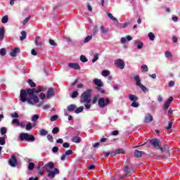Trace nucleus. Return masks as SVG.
I'll use <instances>...</instances> for the list:
<instances>
[{
  "label": "nucleus",
  "mask_w": 180,
  "mask_h": 180,
  "mask_svg": "<svg viewBox=\"0 0 180 180\" xmlns=\"http://www.w3.org/2000/svg\"><path fill=\"white\" fill-rule=\"evenodd\" d=\"M76 108L77 105L75 104H71L68 106L67 110H68V112H72L75 110Z\"/></svg>",
  "instance_id": "nucleus-20"
},
{
  "label": "nucleus",
  "mask_w": 180,
  "mask_h": 180,
  "mask_svg": "<svg viewBox=\"0 0 180 180\" xmlns=\"http://www.w3.org/2000/svg\"><path fill=\"white\" fill-rule=\"evenodd\" d=\"M92 93V89H87L86 91L82 93L81 95V98L83 101H80V102H83L85 104L86 109H91V94Z\"/></svg>",
  "instance_id": "nucleus-2"
},
{
  "label": "nucleus",
  "mask_w": 180,
  "mask_h": 180,
  "mask_svg": "<svg viewBox=\"0 0 180 180\" xmlns=\"http://www.w3.org/2000/svg\"><path fill=\"white\" fill-rule=\"evenodd\" d=\"M5 37V28L1 27L0 28V40L2 41Z\"/></svg>",
  "instance_id": "nucleus-18"
},
{
  "label": "nucleus",
  "mask_w": 180,
  "mask_h": 180,
  "mask_svg": "<svg viewBox=\"0 0 180 180\" xmlns=\"http://www.w3.org/2000/svg\"><path fill=\"white\" fill-rule=\"evenodd\" d=\"M112 136H118L119 135V131L115 130L112 131Z\"/></svg>",
  "instance_id": "nucleus-61"
},
{
  "label": "nucleus",
  "mask_w": 180,
  "mask_h": 180,
  "mask_svg": "<svg viewBox=\"0 0 180 180\" xmlns=\"http://www.w3.org/2000/svg\"><path fill=\"white\" fill-rule=\"evenodd\" d=\"M18 53H20V49L15 48L12 51L10 52V56L11 57H16Z\"/></svg>",
  "instance_id": "nucleus-16"
},
{
  "label": "nucleus",
  "mask_w": 180,
  "mask_h": 180,
  "mask_svg": "<svg viewBox=\"0 0 180 180\" xmlns=\"http://www.w3.org/2000/svg\"><path fill=\"white\" fill-rule=\"evenodd\" d=\"M100 30L101 33H103V34H106V33L109 32V28H105L103 25H101L100 27Z\"/></svg>",
  "instance_id": "nucleus-22"
},
{
  "label": "nucleus",
  "mask_w": 180,
  "mask_h": 180,
  "mask_svg": "<svg viewBox=\"0 0 180 180\" xmlns=\"http://www.w3.org/2000/svg\"><path fill=\"white\" fill-rule=\"evenodd\" d=\"M149 143L151 146H153L154 148H157V150H160L162 153L164 152V148L161 145H160V140L158 139H153L149 141Z\"/></svg>",
  "instance_id": "nucleus-4"
},
{
  "label": "nucleus",
  "mask_w": 180,
  "mask_h": 180,
  "mask_svg": "<svg viewBox=\"0 0 180 180\" xmlns=\"http://www.w3.org/2000/svg\"><path fill=\"white\" fill-rule=\"evenodd\" d=\"M94 83L96 85V89H97V91H99L101 94H105V89H102V86H103V82H102L101 79H94Z\"/></svg>",
  "instance_id": "nucleus-5"
},
{
  "label": "nucleus",
  "mask_w": 180,
  "mask_h": 180,
  "mask_svg": "<svg viewBox=\"0 0 180 180\" xmlns=\"http://www.w3.org/2000/svg\"><path fill=\"white\" fill-rule=\"evenodd\" d=\"M35 41L34 43L36 44V46H39V47H41V46H43V43H41V41L39 42V41H37V39H40V37L37 36L35 37Z\"/></svg>",
  "instance_id": "nucleus-31"
},
{
  "label": "nucleus",
  "mask_w": 180,
  "mask_h": 180,
  "mask_svg": "<svg viewBox=\"0 0 180 180\" xmlns=\"http://www.w3.org/2000/svg\"><path fill=\"white\" fill-rule=\"evenodd\" d=\"M134 79L136 81L137 86H139L143 92H148V89L141 84V79L139 75L134 76Z\"/></svg>",
  "instance_id": "nucleus-6"
},
{
  "label": "nucleus",
  "mask_w": 180,
  "mask_h": 180,
  "mask_svg": "<svg viewBox=\"0 0 180 180\" xmlns=\"http://www.w3.org/2000/svg\"><path fill=\"white\" fill-rule=\"evenodd\" d=\"M80 60L82 61V63H87L88 62V59L86 58V56L82 55L80 56Z\"/></svg>",
  "instance_id": "nucleus-39"
},
{
  "label": "nucleus",
  "mask_w": 180,
  "mask_h": 180,
  "mask_svg": "<svg viewBox=\"0 0 180 180\" xmlns=\"http://www.w3.org/2000/svg\"><path fill=\"white\" fill-rule=\"evenodd\" d=\"M103 154H104L105 158H107V157H109V155H110V152H106V151H105V152L103 153Z\"/></svg>",
  "instance_id": "nucleus-64"
},
{
  "label": "nucleus",
  "mask_w": 180,
  "mask_h": 180,
  "mask_svg": "<svg viewBox=\"0 0 180 180\" xmlns=\"http://www.w3.org/2000/svg\"><path fill=\"white\" fill-rule=\"evenodd\" d=\"M99 32V29L98 28L97 25H95L94 30H93V34L92 36H96L98 34V32Z\"/></svg>",
  "instance_id": "nucleus-32"
},
{
  "label": "nucleus",
  "mask_w": 180,
  "mask_h": 180,
  "mask_svg": "<svg viewBox=\"0 0 180 180\" xmlns=\"http://www.w3.org/2000/svg\"><path fill=\"white\" fill-rule=\"evenodd\" d=\"M27 83L29 84L30 86H31V88H36V83H34L33 80L28 79Z\"/></svg>",
  "instance_id": "nucleus-29"
},
{
  "label": "nucleus",
  "mask_w": 180,
  "mask_h": 180,
  "mask_svg": "<svg viewBox=\"0 0 180 180\" xmlns=\"http://www.w3.org/2000/svg\"><path fill=\"white\" fill-rule=\"evenodd\" d=\"M32 122H37L39 120V115H34L32 117Z\"/></svg>",
  "instance_id": "nucleus-48"
},
{
  "label": "nucleus",
  "mask_w": 180,
  "mask_h": 180,
  "mask_svg": "<svg viewBox=\"0 0 180 180\" xmlns=\"http://www.w3.org/2000/svg\"><path fill=\"white\" fill-rule=\"evenodd\" d=\"M116 152L117 153V154H125L124 150H123L122 148L117 149Z\"/></svg>",
  "instance_id": "nucleus-50"
},
{
  "label": "nucleus",
  "mask_w": 180,
  "mask_h": 180,
  "mask_svg": "<svg viewBox=\"0 0 180 180\" xmlns=\"http://www.w3.org/2000/svg\"><path fill=\"white\" fill-rule=\"evenodd\" d=\"M58 119V115H55L51 117V122H56Z\"/></svg>",
  "instance_id": "nucleus-51"
},
{
  "label": "nucleus",
  "mask_w": 180,
  "mask_h": 180,
  "mask_svg": "<svg viewBox=\"0 0 180 180\" xmlns=\"http://www.w3.org/2000/svg\"><path fill=\"white\" fill-rule=\"evenodd\" d=\"M39 98L44 101V99H46V94L44 93H41L39 94Z\"/></svg>",
  "instance_id": "nucleus-56"
},
{
  "label": "nucleus",
  "mask_w": 180,
  "mask_h": 180,
  "mask_svg": "<svg viewBox=\"0 0 180 180\" xmlns=\"http://www.w3.org/2000/svg\"><path fill=\"white\" fill-rule=\"evenodd\" d=\"M139 102L137 101H133V103L131 104V106L132 108H139Z\"/></svg>",
  "instance_id": "nucleus-47"
},
{
  "label": "nucleus",
  "mask_w": 180,
  "mask_h": 180,
  "mask_svg": "<svg viewBox=\"0 0 180 180\" xmlns=\"http://www.w3.org/2000/svg\"><path fill=\"white\" fill-rule=\"evenodd\" d=\"M129 101H131L132 102H136L139 101V97L134 94H129L128 96Z\"/></svg>",
  "instance_id": "nucleus-17"
},
{
  "label": "nucleus",
  "mask_w": 180,
  "mask_h": 180,
  "mask_svg": "<svg viewBox=\"0 0 180 180\" xmlns=\"http://www.w3.org/2000/svg\"><path fill=\"white\" fill-rule=\"evenodd\" d=\"M98 60H99V55H98V53H95L92 63H96V61H98Z\"/></svg>",
  "instance_id": "nucleus-44"
},
{
  "label": "nucleus",
  "mask_w": 180,
  "mask_h": 180,
  "mask_svg": "<svg viewBox=\"0 0 180 180\" xmlns=\"http://www.w3.org/2000/svg\"><path fill=\"white\" fill-rule=\"evenodd\" d=\"M49 44L51 45V46H57V43H56V41H54V40H53V39H49Z\"/></svg>",
  "instance_id": "nucleus-52"
},
{
  "label": "nucleus",
  "mask_w": 180,
  "mask_h": 180,
  "mask_svg": "<svg viewBox=\"0 0 180 180\" xmlns=\"http://www.w3.org/2000/svg\"><path fill=\"white\" fill-rule=\"evenodd\" d=\"M148 36L151 41H154V39H155V35H154V33L149 32Z\"/></svg>",
  "instance_id": "nucleus-36"
},
{
  "label": "nucleus",
  "mask_w": 180,
  "mask_h": 180,
  "mask_svg": "<svg viewBox=\"0 0 180 180\" xmlns=\"http://www.w3.org/2000/svg\"><path fill=\"white\" fill-rule=\"evenodd\" d=\"M68 65L70 68H72L73 70H81V66L77 63H70Z\"/></svg>",
  "instance_id": "nucleus-13"
},
{
  "label": "nucleus",
  "mask_w": 180,
  "mask_h": 180,
  "mask_svg": "<svg viewBox=\"0 0 180 180\" xmlns=\"http://www.w3.org/2000/svg\"><path fill=\"white\" fill-rule=\"evenodd\" d=\"M72 141L73 143H81V139L79 138V136H75L72 137Z\"/></svg>",
  "instance_id": "nucleus-23"
},
{
  "label": "nucleus",
  "mask_w": 180,
  "mask_h": 180,
  "mask_svg": "<svg viewBox=\"0 0 180 180\" xmlns=\"http://www.w3.org/2000/svg\"><path fill=\"white\" fill-rule=\"evenodd\" d=\"M134 44H136L137 49L139 50H141V49H143V42H141V41H136V42H134Z\"/></svg>",
  "instance_id": "nucleus-26"
},
{
  "label": "nucleus",
  "mask_w": 180,
  "mask_h": 180,
  "mask_svg": "<svg viewBox=\"0 0 180 180\" xmlns=\"http://www.w3.org/2000/svg\"><path fill=\"white\" fill-rule=\"evenodd\" d=\"M101 75H103V77H108L110 75V71L104 70L101 72Z\"/></svg>",
  "instance_id": "nucleus-28"
},
{
  "label": "nucleus",
  "mask_w": 180,
  "mask_h": 180,
  "mask_svg": "<svg viewBox=\"0 0 180 180\" xmlns=\"http://www.w3.org/2000/svg\"><path fill=\"white\" fill-rule=\"evenodd\" d=\"M0 55L2 56H6V49L4 48H2L0 49Z\"/></svg>",
  "instance_id": "nucleus-41"
},
{
  "label": "nucleus",
  "mask_w": 180,
  "mask_h": 180,
  "mask_svg": "<svg viewBox=\"0 0 180 180\" xmlns=\"http://www.w3.org/2000/svg\"><path fill=\"white\" fill-rule=\"evenodd\" d=\"M19 140L20 141H34L36 138L32 134L27 133H21L19 135Z\"/></svg>",
  "instance_id": "nucleus-3"
},
{
  "label": "nucleus",
  "mask_w": 180,
  "mask_h": 180,
  "mask_svg": "<svg viewBox=\"0 0 180 180\" xmlns=\"http://www.w3.org/2000/svg\"><path fill=\"white\" fill-rule=\"evenodd\" d=\"M174 123L172 122H169V124H168V126L166 127V130H169L171 129H172V124Z\"/></svg>",
  "instance_id": "nucleus-54"
},
{
  "label": "nucleus",
  "mask_w": 180,
  "mask_h": 180,
  "mask_svg": "<svg viewBox=\"0 0 180 180\" xmlns=\"http://www.w3.org/2000/svg\"><path fill=\"white\" fill-rule=\"evenodd\" d=\"M47 139L49 141H51V143H54V139L53 138V136L50 134H49L47 136Z\"/></svg>",
  "instance_id": "nucleus-53"
},
{
  "label": "nucleus",
  "mask_w": 180,
  "mask_h": 180,
  "mask_svg": "<svg viewBox=\"0 0 180 180\" xmlns=\"http://www.w3.org/2000/svg\"><path fill=\"white\" fill-rule=\"evenodd\" d=\"M47 167H49V168L50 169H54V163H53V162H50L49 163L47 164Z\"/></svg>",
  "instance_id": "nucleus-49"
},
{
  "label": "nucleus",
  "mask_w": 180,
  "mask_h": 180,
  "mask_svg": "<svg viewBox=\"0 0 180 180\" xmlns=\"http://www.w3.org/2000/svg\"><path fill=\"white\" fill-rule=\"evenodd\" d=\"M145 123H151L153 122V115L151 114H147L144 119Z\"/></svg>",
  "instance_id": "nucleus-15"
},
{
  "label": "nucleus",
  "mask_w": 180,
  "mask_h": 180,
  "mask_svg": "<svg viewBox=\"0 0 180 180\" xmlns=\"http://www.w3.org/2000/svg\"><path fill=\"white\" fill-rule=\"evenodd\" d=\"M19 126H20V127H22V129H25V127H26V124H25L24 122H20Z\"/></svg>",
  "instance_id": "nucleus-62"
},
{
  "label": "nucleus",
  "mask_w": 180,
  "mask_h": 180,
  "mask_svg": "<svg viewBox=\"0 0 180 180\" xmlns=\"http://www.w3.org/2000/svg\"><path fill=\"white\" fill-rule=\"evenodd\" d=\"M83 110L84 106H80L75 110V113H76V115H78V113H81V112H82Z\"/></svg>",
  "instance_id": "nucleus-35"
},
{
  "label": "nucleus",
  "mask_w": 180,
  "mask_h": 180,
  "mask_svg": "<svg viewBox=\"0 0 180 180\" xmlns=\"http://www.w3.org/2000/svg\"><path fill=\"white\" fill-rule=\"evenodd\" d=\"M163 153H166L167 157H169V148L168 147V145H165Z\"/></svg>",
  "instance_id": "nucleus-25"
},
{
  "label": "nucleus",
  "mask_w": 180,
  "mask_h": 180,
  "mask_svg": "<svg viewBox=\"0 0 180 180\" xmlns=\"http://www.w3.org/2000/svg\"><path fill=\"white\" fill-rule=\"evenodd\" d=\"M5 144V138L1 137L0 138V146H4Z\"/></svg>",
  "instance_id": "nucleus-57"
},
{
  "label": "nucleus",
  "mask_w": 180,
  "mask_h": 180,
  "mask_svg": "<svg viewBox=\"0 0 180 180\" xmlns=\"http://www.w3.org/2000/svg\"><path fill=\"white\" fill-rule=\"evenodd\" d=\"M95 168H96V166H95V165H91L87 167V169L91 171L92 169H95Z\"/></svg>",
  "instance_id": "nucleus-58"
},
{
  "label": "nucleus",
  "mask_w": 180,
  "mask_h": 180,
  "mask_svg": "<svg viewBox=\"0 0 180 180\" xmlns=\"http://www.w3.org/2000/svg\"><path fill=\"white\" fill-rule=\"evenodd\" d=\"M53 96H54V89L50 88L47 91V99H51Z\"/></svg>",
  "instance_id": "nucleus-14"
},
{
  "label": "nucleus",
  "mask_w": 180,
  "mask_h": 180,
  "mask_svg": "<svg viewBox=\"0 0 180 180\" xmlns=\"http://www.w3.org/2000/svg\"><path fill=\"white\" fill-rule=\"evenodd\" d=\"M1 134H6V128L5 127L1 128Z\"/></svg>",
  "instance_id": "nucleus-59"
},
{
  "label": "nucleus",
  "mask_w": 180,
  "mask_h": 180,
  "mask_svg": "<svg viewBox=\"0 0 180 180\" xmlns=\"http://www.w3.org/2000/svg\"><path fill=\"white\" fill-rule=\"evenodd\" d=\"M39 134H40V136H47V134H49V131L46 129H41L39 131Z\"/></svg>",
  "instance_id": "nucleus-30"
},
{
  "label": "nucleus",
  "mask_w": 180,
  "mask_h": 180,
  "mask_svg": "<svg viewBox=\"0 0 180 180\" xmlns=\"http://www.w3.org/2000/svg\"><path fill=\"white\" fill-rule=\"evenodd\" d=\"M46 91H47V87H43L41 86H38L37 89H27V90L21 89L20 93V101L23 103L27 102L29 105L39 103V97L36 95L40 94V92H44Z\"/></svg>",
  "instance_id": "nucleus-1"
},
{
  "label": "nucleus",
  "mask_w": 180,
  "mask_h": 180,
  "mask_svg": "<svg viewBox=\"0 0 180 180\" xmlns=\"http://www.w3.org/2000/svg\"><path fill=\"white\" fill-rule=\"evenodd\" d=\"M174 101V97L171 96L169 98V99L166 101V103L164 105L163 110H167L169 108V105H171V103Z\"/></svg>",
  "instance_id": "nucleus-12"
},
{
  "label": "nucleus",
  "mask_w": 180,
  "mask_h": 180,
  "mask_svg": "<svg viewBox=\"0 0 180 180\" xmlns=\"http://www.w3.org/2000/svg\"><path fill=\"white\" fill-rule=\"evenodd\" d=\"M8 164L11 167H16V165H18V159H16V156L12 155L11 158L8 160Z\"/></svg>",
  "instance_id": "nucleus-10"
},
{
  "label": "nucleus",
  "mask_w": 180,
  "mask_h": 180,
  "mask_svg": "<svg viewBox=\"0 0 180 180\" xmlns=\"http://www.w3.org/2000/svg\"><path fill=\"white\" fill-rule=\"evenodd\" d=\"M92 36H93L92 34L87 36V37L84 39V43H88V41H90V40H92Z\"/></svg>",
  "instance_id": "nucleus-40"
},
{
  "label": "nucleus",
  "mask_w": 180,
  "mask_h": 180,
  "mask_svg": "<svg viewBox=\"0 0 180 180\" xmlns=\"http://www.w3.org/2000/svg\"><path fill=\"white\" fill-rule=\"evenodd\" d=\"M48 172V176L49 178H54L56 176V175H58V174H60V170H58V168H55L53 171L51 170H46Z\"/></svg>",
  "instance_id": "nucleus-9"
},
{
  "label": "nucleus",
  "mask_w": 180,
  "mask_h": 180,
  "mask_svg": "<svg viewBox=\"0 0 180 180\" xmlns=\"http://www.w3.org/2000/svg\"><path fill=\"white\" fill-rule=\"evenodd\" d=\"M98 106L99 108H105V98H101L98 100Z\"/></svg>",
  "instance_id": "nucleus-19"
},
{
  "label": "nucleus",
  "mask_w": 180,
  "mask_h": 180,
  "mask_svg": "<svg viewBox=\"0 0 180 180\" xmlns=\"http://www.w3.org/2000/svg\"><path fill=\"white\" fill-rule=\"evenodd\" d=\"M124 171L126 172V174L121 176V179H123V178H126L128 175H131V173L133 172V169L131 167H129V166H124Z\"/></svg>",
  "instance_id": "nucleus-8"
},
{
  "label": "nucleus",
  "mask_w": 180,
  "mask_h": 180,
  "mask_svg": "<svg viewBox=\"0 0 180 180\" xmlns=\"http://www.w3.org/2000/svg\"><path fill=\"white\" fill-rule=\"evenodd\" d=\"M78 95H79V94L77 91H75L72 92V94L71 95V98H72L74 99V98H77V96H78Z\"/></svg>",
  "instance_id": "nucleus-45"
},
{
  "label": "nucleus",
  "mask_w": 180,
  "mask_h": 180,
  "mask_svg": "<svg viewBox=\"0 0 180 180\" xmlns=\"http://www.w3.org/2000/svg\"><path fill=\"white\" fill-rule=\"evenodd\" d=\"M114 64L117 67V68H120V70L124 69V60H122L120 58L117 59L115 60Z\"/></svg>",
  "instance_id": "nucleus-7"
},
{
  "label": "nucleus",
  "mask_w": 180,
  "mask_h": 180,
  "mask_svg": "<svg viewBox=\"0 0 180 180\" xmlns=\"http://www.w3.org/2000/svg\"><path fill=\"white\" fill-rule=\"evenodd\" d=\"M28 169L29 171H33V169H34V163L32 162H30L28 165Z\"/></svg>",
  "instance_id": "nucleus-38"
},
{
  "label": "nucleus",
  "mask_w": 180,
  "mask_h": 180,
  "mask_svg": "<svg viewBox=\"0 0 180 180\" xmlns=\"http://www.w3.org/2000/svg\"><path fill=\"white\" fill-rule=\"evenodd\" d=\"M30 20V16L27 17L23 21L22 25H27V23Z\"/></svg>",
  "instance_id": "nucleus-55"
},
{
  "label": "nucleus",
  "mask_w": 180,
  "mask_h": 180,
  "mask_svg": "<svg viewBox=\"0 0 180 180\" xmlns=\"http://www.w3.org/2000/svg\"><path fill=\"white\" fill-rule=\"evenodd\" d=\"M59 131H60V128H58V127H54L52 129L53 134H57V133H58Z\"/></svg>",
  "instance_id": "nucleus-46"
},
{
  "label": "nucleus",
  "mask_w": 180,
  "mask_h": 180,
  "mask_svg": "<svg viewBox=\"0 0 180 180\" xmlns=\"http://www.w3.org/2000/svg\"><path fill=\"white\" fill-rule=\"evenodd\" d=\"M13 124H16V126H20V122L19 119H13L11 122Z\"/></svg>",
  "instance_id": "nucleus-37"
},
{
  "label": "nucleus",
  "mask_w": 180,
  "mask_h": 180,
  "mask_svg": "<svg viewBox=\"0 0 180 180\" xmlns=\"http://www.w3.org/2000/svg\"><path fill=\"white\" fill-rule=\"evenodd\" d=\"M25 129L27 130V131H30L32 129H33V125L32 122H28L27 125H25Z\"/></svg>",
  "instance_id": "nucleus-27"
},
{
  "label": "nucleus",
  "mask_w": 180,
  "mask_h": 180,
  "mask_svg": "<svg viewBox=\"0 0 180 180\" xmlns=\"http://www.w3.org/2000/svg\"><path fill=\"white\" fill-rule=\"evenodd\" d=\"M165 57H167V58H170V60H172V54L168 51H167L165 53Z\"/></svg>",
  "instance_id": "nucleus-42"
},
{
  "label": "nucleus",
  "mask_w": 180,
  "mask_h": 180,
  "mask_svg": "<svg viewBox=\"0 0 180 180\" xmlns=\"http://www.w3.org/2000/svg\"><path fill=\"white\" fill-rule=\"evenodd\" d=\"M58 151V147L54 146V147L52 148V152H53V153H57Z\"/></svg>",
  "instance_id": "nucleus-63"
},
{
  "label": "nucleus",
  "mask_w": 180,
  "mask_h": 180,
  "mask_svg": "<svg viewBox=\"0 0 180 180\" xmlns=\"http://www.w3.org/2000/svg\"><path fill=\"white\" fill-rule=\"evenodd\" d=\"M141 155H143V151H140L139 150H135L134 157H136V158H140V157H141Z\"/></svg>",
  "instance_id": "nucleus-21"
},
{
  "label": "nucleus",
  "mask_w": 180,
  "mask_h": 180,
  "mask_svg": "<svg viewBox=\"0 0 180 180\" xmlns=\"http://www.w3.org/2000/svg\"><path fill=\"white\" fill-rule=\"evenodd\" d=\"M63 147H64V148H70V143L68 142H65L63 144Z\"/></svg>",
  "instance_id": "nucleus-60"
},
{
  "label": "nucleus",
  "mask_w": 180,
  "mask_h": 180,
  "mask_svg": "<svg viewBox=\"0 0 180 180\" xmlns=\"http://www.w3.org/2000/svg\"><path fill=\"white\" fill-rule=\"evenodd\" d=\"M141 70L142 72H147L148 71V67L147 66V65H143L141 66Z\"/></svg>",
  "instance_id": "nucleus-33"
},
{
  "label": "nucleus",
  "mask_w": 180,
  "mask_h": 180,
  "mask_svg": "<svg viewBox=\"0 0 180 180\" xmlns=\"http://www.w3.org/2000/svg\"><path fill=\"white\" fill-rule=\"evenodd\" d=\"M108 18H110V19H111L112 20H113V22H117V18H115L113 16V15H112V13H107Z\"/></svg>",
  "instance_id": "nucleus-34"
},
{
  "label": "nucleus",
  "mask_w": 180,
  "mask_h": 180,
  "mask_svg": "<svg viewBox=\"0 0 180 180\" xmlns=\"http://www.w3.org/2000/svg\"><path fill=\"white\" fill-rule=\"evenodd\" d=\"M21 34H22V36L20 37V40L21 41H23V40H25V39H26V37L27 36V33H26L25 31H22Z\"/></svg>",
  "instance_id": "nucleus-24"
},
{
  "label": "nucleus",
  "mask_w": 180,
  "mask_h": 180,
  "mask_svg": "<svg viewBox=\"0 0 180 180\" xmlns=\"http://www.w3.org/2000/svg\"><path fill=\"white\" fill-rule=\"evenodd\" d=\"M8 15H5L1 18V22L2 23H8Z\"/></svg>",
  "instance_id": "nucleus-43"
},
{
  "label": "nucleus",
  "mask_w": 180,
  "mask_h": 180,
  "mask_svg": "<svg viewBox=\"0 0 180 180\" xmlns=\"http://www.w3.org/2000/svg\"><path fill=\"white\" fill-rule=\"evenodd\" d=\"M72 154V150H67L65 153H63L60 156L61 161H65V160H68V158H67V155H71Z\"/></svg>",
  "instance_id": "nucleus-11"
}]
</instances>
